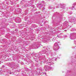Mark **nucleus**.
<instances>
[{"instance_id":"1","label":"nucleus","mask_w":76,"mask_h":76,"mask_svg":"<svg viewBox=\"0 0 76 76\" xmlns=\"http://www.w3.org/2000/svg\"><path fill=\"white\" fill-rule=\"evenodd\" d=\"M51 53V51H48V52H46L45 51H43L42 52H40L39 53V56L37 54H36L35 55V56L36 57H39V56H41V55H42V54H46L47 56H48V53Z\"/></svg>"},{"instance_id":"2","label":"nucleus","mask_w":76,"mask_h":76,"mask_svg":"<svg viewBox=\"0 0 76 76\" xmlns=\"http://www.w3.org/2000/svg\"><path fill=\"white\" fill-rule=\"evenodd\" d=\"M60 48V47L58 46V44L57 42H56L53 46V50L55 51H57Z\"/></svg>"},{"instance_id":"3","label":"nucleus","mask_w":76,"mask_h":76,"mask_svg":"<svg viewBox=\"0 0 76 76\" xmlns=\"http://www.w3.org/2000/svg\"><path fill=\"white\" fill-rule=\"evenodd\" d=\"M76 38V33H71L70 35V38L71 39H75Z\"/></svg>"},{"instance_id":"4","label":"nucleus","mask_w":76,"mask_h":76,"mask_svg":"<svg viewBox=\"0 0 76 76\" xmlns=\"http://www.w3.org/2000/svg\"><path fill=\"white\" fill-rule=\"evenodd\" d=\"M31 47L33 48H34L35 49H37V48H38V47H39V45L33 44V45H31Z\"/></svg>"},{"instance_id":"5","label":"nucleus","mask_w":76,"mask_h":76,"mask_svg":"<svg viewBox=\"0 0 76 76\" xmlns=\"http://www.w3.org/2000/svg\"><path fill=\"white\" fill-rule=\"evenodd\" d=\"M75 20V18L73 16L70 17L69 18V21L70 22H73Z\"/></svg>"},{"instance_id":"6","label":"nucleus","mask_w":76,"mask_h":76,"mask_svg":"<svg viewBox=\"0 0 76 76\" xmlns=\"http://www.w3.org/2000/svg\"><path fill=\"white\" fill-rule=\"evenodd\" d=\"M16 12L17 13V14H19L21 12H22V10L20 8H18L17 9H16Z\"/></svg>"},{"instance_id":"7","label":"nucleus","mask_w":76,"mask_h":76,"mask_svg":"<svg viewBox=\"0 0 76 76\" xmlns=\"http://www.w3.org/2000/svg\"><path fill=\"white\" fill-rule=\"evenodd\" d=\"M12 66H11L12 68H14V69H16L17 67H18L19 66V65H17V64H15L14 65H12ZM16 67V68H15Z\"/></svg>"},{"instance_id":"8","label":"nucleus","mask_w":76,"mask_h":76,"mask_svg":"<svg viewBox=\"0 0 76 76\" xmlns=\"http://www.w3.org/2000/svg\"><path fill=\"white\" fill-rule=\"evenodd\" d=\"M16 20L17 22H18V23H20V22H21V20L19 18H16Z\"/></svg>"},{"instance_id":"9","label":"nucleus","mask_w":76,"mask_h":76,"mask_svg":"<svg viewBox=\"0 0 76 76\" xmlns=\"http://www.w3.org/2000/svg\"><path fill=\"white\" fill-rule=\"evenodd\" d=\"M64 25H65V26H66L67 27H68V26H69L68 25V22H67V21H66L65 22H64Z\"/></svg>"},{"instance_id":"10","label":"nucleus","mask_w":76,"mask_h":76,"mask_svg":"<svg viewBox=\"0 0 76 76\" xmlns=\"http://www.w3.org/2000/svg\"><path fill=\"white\" fill-rule=\"evenodd\" d=\"M75 5H76V3H74L72 5V7H71L70 8V9H72V10H73V8L75 7Z\"/></svg>"},{"instance_id":"11","label":"nucleus","mask_w":76,"mask_h":76,"mask_svg":"<svg viewBox=\"0 0 76 76\" xmlns=\"http://www.w3.org/2000/svg\"><path fill=\"white\" fill-rule=\"evenodd\" d=\"M61 6H63V4H60L58 5L56 7V8H58V7H61Z\"/></svg>"},{"instance_id":"12","label":"nucleus","mask_w":76,"mask_h":76,"mask_svg":"<svg viewBox=\"0 0 76 76\" xmlns=\"http://www.w3.org/2000/svg\"><path fill=\"white\" fill-rule=\"evenodd\" d=\"M29 70V69L28 68H26L25 73H27V72H28Z\"/></svg>"},{"instance_id":"13","label":"nucleus","mask_w":76,"mask_h":76,"mask_svg":"<svg viewBox=\"0 0 76 76\" xmlns=\"http://www.w3.org/2000/svg\"><path fill=\"white\" fill-rule=\"evenodd\" d=\"M49 65L54 64V63L52 62H49Z\"/></svg>"},{"instance_id":"14","label":"nucleus","mask_w":76,"mask_h":76,"mask_svg":"<svg viewBox=\"0 0 76 76\" xmlns=\"http://www.w3.org/2000/svg\"><path fill=\"white\" fill-rule=\"evenodd\" d=\"M62 5L61 6V8H62V9H64V8L65 7V5L64 4H62Z\"/></svg>"},{"instance_id":"15","label":"nucleus","mask_w":76,"mask_h":76,"mask_svg":"<svg viewBox=\"0 0 76 76\" xmlns=\"http://www.w3.org/2000/svg\"><path fill=\"white\" fill-rule=\"evenodd\" d=\"M49 69H50V70H53V67L51 66H50L49 67Z\"/></svg>"},{"instance_id":"16","label":"nucleus","mask_w":76,"mask_h":76,"mask_svg":"<svg viewBox=\"0 0 76 76\" xmlns=\"http://www.w3.org/2000/svg\"><path fill=\"white\" fill-rule=\"evenodd\" d=\"M39 6L40 7V8H41L42 7V6H43V5H42V4H39Z\"/></svg>"},{"instance_id":"17","label":"nucleus","mask_w":76,"mask_h":76,"mask_svg":"<svg viewBox=\"0 0 76 76\" xmlns=\"http://www.w3.org/2000/svg\"><path fill=\"white\" fill-rule=\"evenodd\" d=\"M55 55H56V54L55 53L51 54V56H55Z\"/></svg>"},{"instance_id":"18","label":"nucleus","mask_w":76,"mask_h":76,"mask_svg":"<svg viewBox=\"0 0 76 76\" xmlns=\"http://www.w3.org/2000/svg\"><path fill=\"white\" fill-rule=\"evenodd\" d=\"M57 37L58 38H61V36H60V35L57 36Z\"/></svg>"},{"instance_id":"19","label":"nucleus","mask_w":76,"mask_h":76,"mask_svg":"<svg viewBox=\"0 0 76 76\" xmlns=\"http://www.w3.org/2000/svg\"><path fill=\"white\" fill-rule=\"evenodd\" d=\"M67 37V35H64L63 36L64 38H66V37Z\"/></svg>"},{"instance_id":"20","label":"nucleus","mask_w":76,"mask_h":76,"mask_svg":"<svg viewBox=\"0 0 76 76\" xmlns=\"http://www.w3.org/2000/svg\"><path fill=\"white\" fill-rule=\"evenodd\" d=\"M73 22H74V24H75V23H76V20L75 19V20Z\"/></svg>"},{"instance_id":"21","label":"nucleus","mask_w":76,"mask_h":76,"mask_svg":"<svg viewBox=\"0 0 76 76\" xmlns=\"http://www.w3.org/2000/svg\"><path fill=\"white\" fill-rule=\"evenodd\" d=\"M46 66H44V69L45 70H46V69H47V67H46Z\"/></svg>"},{"instance_id":"22","label":"nucleus","mask_w":76,"mask_h":76,"mask_svg":"<svg viewBox=\"0 0 76 76\" xmlns=\"http://www.w3.org/2000/svg\"><path fill=\"white\" fill-rule=\"evenodd\" d=\"M54 15H59V13H57V12H56V14H54Z\"/></svg>"},{"instance_id":"23","label":"nucleus","mask_w":76,"mask_h":76,"mask_svg":"<svg viewBox=\"0 0 76 76\" xmlns=\"http://www.w3.org/2000/svg\"><path fill=\"white\" fill-rule=\"evenodd\" d=\"M55 38H53V41H55Z\"/></svg>"},{"instance_id":"24","label":"nucleus","mask_w":76,"mask_h":76,"mask_svg":"<svg viewBox=\"0 0 76 76\" xmlns=\"http://www.w3.org/2000/svg\"><path fill=\"white\" fill-rule=\"evenodd\" d=\"M58 58H60L58 57V58H55V60L56 61V60H57V59H58Z\"/></svg>"},{"instance_id":"25","label":"nucleus","mask_w":76,"mask_h":76,"mask_svg":"<svg viewBox=\"0 0 76 76\" xmlns=\"http://www.w3.org/2000/svg\"><path fill=\"white\" fill-rule=\"evenodd\" d=\"M37 60H38V59H36L35 60V61H36L38 62V61Z\"/></svg>"},{"instance_id":"26","label":"nucleus","mask_w":76,"mask_h":76,"mask_svg":"<svg viewBox=\"0 0 76 76\" xmlns=\"http://www.w3.org/2000/svg\"><path fill=\"white\" fill-rule=\"evenodd\" d=\"M71 31H75V29H74V28H72Z\"/></svg>"},{"instance_id":"27","label":"nucleus","mask_w":76,"mask_h":76,"mask_svg":"<svg viewBox=\"0 0 76 76\" xmlns=\"http://www.w3.org/2000/svg\"><path fill=\"white\" fill-rule=\"evenodd\" d=\"M45 8L44 7H43L42 10H45Z\"/></svg>"},{"instance_id":"28","label":"nucleus","mask_w":76,"mask_h":76,"mask_svg":"<svg viewBox=\"0 0 76 76\" xmlns=\"http://www.w3.org/2000/svg\"><path fill=\"white\" fill-rule=\"evenodd\" d=\"M23 76H27V75L26 74H24L23 75Z\"/></svg>"},{"instance_id":"29","label":"nucleus","mask_w":76,"mask_h":76,"mask_svg":"<svg viewBox=\"0 0 76 76\" xmlns=\"http://www.w3.org/2000/svg\"><path fill=\"white\" fill-rule=\"evenodd\" d=\"M12 24L14 26H15V23H12Z\"/></svg>"},{"instance_id":"30","label":"nucleus","mask_w":76,"mask_h":76,"mask_svg":"<svg viewBox=\"0 0 76 76\" xmlns=\"http://www.w3.org/2000/svg\"><path fill=\"white\" fill-rule=\"evenodd\" d=\"M69 13L70 14H72V12H69Z\"/></svg>"},{"instance_id":"31","label":"nucleus","mask_w":76,"mask_h":76,"mask_svg":"<svg viewBox=\"0 0 76 76\" xmlns=\"http://www.w3.org/2000/svg\"><path fill=\"white\" fill-rule=\"evenodd\" d=\"M4 66L3 65V66H2V68H4Z\"/></svg>"},{"instance_id":"32","label":"nucleus","mask_w":76,"mask_h":76,"mask_svg":"<svg viewBox=\"0 0 76 76\" xmlns=\"http://www.w3.org/2000/svg\"><path fill=\"white\" fill-rule=\"evenodd\" d=\"M36 14H38V13H39V12H36Z\"/></svg>"},{"instance_id":"33","label":"nucleus","mask_w":76,"mask_h":76,"mask_svg":"<svg viewBox=\"0 0 76 76\" xmlns=\"http://www.w3.org/2000/svg\"><path fill=\"white\" fill-rule=\"evenodd\" d=\"M47 22V21H44V23H46Z\"/></svg>"},{"instance_id":"34","label":"nucleus","mask_w":76,"mask_h":76,"mask_svg":"<svg viewBox=\"0 0 76 76\" xmlns=\"http://www.w3.org/2000/svg\"><path fill=\"white\" fill-rule=\"evenodd\" d=\"M42 3H44V1H42Z\"/></svg>"},{"instance_id":"35","label":"nucleus","mask_w":76,"mask_h":76,"mask_svg":"<svg viewBox=\"0 0 76 76\" xmlns=\"http://www.w3.org/2000/svg\"><path fill=\"white\" fill-rule=\"evenodd\" d=\"M12 59H13V60H14V61L15 60V58H12Z\"/></svg>"},{"instance_id":"36","label":"nucleus","mask_w":76,"mask_h":76,"mask_svg":"<svg viewBox=\"0 0 76 76\" xmlns=\"http://www.w3.org/2000/svg\"><path fill=\"white\" fill-rule=\"evenodd\" d=\"M10 75H11V74H12V72H10Z\"/></svg>"},{"instance_id":"37","label":"nucleus","mask_w":76,"mask_h":76,"mask_svg":"<svg viewBox=\"0 0 76 76\" xmlns=\"http://www.w3.org/2000/svg\"><path fill=\"white\" fill-rule=\"evenodd\" d=\"M45 56H43L42 57H44Z\"/></svg>"},{"instance_id":"38","label":"nucleus","mask_w":76,"mask_h":76,"mask_svg":"<svg viewBox=\"0 0 76 76\" xmlns=\"http://www.w3.org/2000/svg\"><path fill=\"white\" fill-rule=\"evenodd\" d=\"M42 23H43V22H44V20H42Z\"/></svg>"},{"instance_id":"39","label":"nucleus","mask_w":76,"mask_h":76,"mask_svg":"<svg viewBox=\"0 0 76 76\" xmlns=\"http://www.w3.org/2000/svg\"><path fill=\"white\" fill-rule=\"evenodd\" d=\"M65 31H67V30H65Z\"/></svg>"},{"instance_id":"40","label":"nucleus","mask_w":76,"mask_h":76,"mask_svg":"<svg viewBox=\"0 0 76 76\" xmlns=\"http://www.w3.org/2000/svg\"><path fill=\"white\" fill-rule=\"evenodd\" d=\"M46 50H48V48H46Z\"/></svg>"},{"instance_id":"41","label":"nucleus","mask_w":76,"mask_h":76,"mask_svg":"<svg viewBox=\"0 0 76 76\" xmlns=\"http://www.w3.org/2000/svg\"><path fill=\"white\" fill-rule=\"evenodd\" d=\"M1 64V61H0V64Z\"/></svg>"},{"instance_id":"42","label":"nucleus","mask_w":76,"mask_h":76,"mask_svg":"<svg viewBox=\"0 0 76 76\" xmlns=\"http://www.w3.org/2000/svg\"><path fill=\"white\" fill-rule=\"evenodd\" d=\"M16 0V1H18V0Z\"/></svg>"},{"instance_id":"43","label":"nucleus","mask_w":76,"mask_h":76,"mask_svg":"<svg viewBox=\"0 0 76 76\" xmlns=\"http://www.w3.org/2000/svg\"><path fill=\"white\" fill-rule=\"evenodd\" d=\"M28 57H29V56H28Z\"/></svg>"},{"instance_id":"44","label":"nucleus","mask_w":76,"mask_h":76,"mask_svg":"<svg viewBox=\"0 0 76 76\" xmlns=\"http://www.w3.org/2000/svg\"><path fill=\"white\" fill-rule=\"evenodd\" d=\"M49 0V1H50V0Z\"/></svg>"}]
</instances>
